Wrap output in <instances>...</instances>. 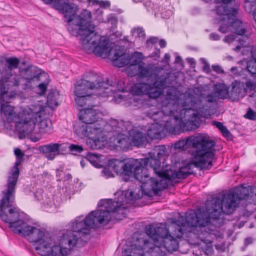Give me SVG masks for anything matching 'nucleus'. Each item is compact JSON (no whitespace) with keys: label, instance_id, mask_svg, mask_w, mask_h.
Wrapping results in <instances>:
<instances>
[{"label":"nucleus","instance_id":"nucleus-32","mask_svg":"<svg viewBox=\"0 0 256 256\" xmlns=\"http://www.w3.org/2000/svg\"><path fill=\"white\" fill-rule=\"evenodd\" d=\"M163 128L158 123L152 124L148 130V136L151 138H159L161 136Z\"/></svg>","mask_w":256,"mask_h":256},{"label":"nucleus","instance_id":"nucleus-38","mask_svg":"<svg viewBox=\"0 0 256 256\" xmlns=\"http://www.w3.org/2000/svg\"><path fill=\"white\" fill-rule=\"evenodd\" d=\"M143 54L140 52H134L131 56L128 55V59L130 60V66H139L141 64L142 60H143Z\"/></svg>","mask_w":256,"mask_h":256},{"label":"nucleus","instance_id":"nucleus-6","mask_svg":"<svg viewBox=\"0 0 256 256\" xmlns=\"http://www.w3.org/2000/svg\"><path fill=\"white\" fill-rule=\"evenodd\" d=\"M14 154L16 157V161L14 166L9 172L7 182L5 186L6 188L1 192L0 200L2 201L6 200L12 202L14 198H15L16 186L20 174L18 166L24 161L25 154L19 148H14Z\"/></svg>","mask_w":256,"mask_h":256},{"label":"nucleus","instance_id":"nucleus-21","mask_svg":"<svg viewBox=\"0 0 256 256\" xmlns=\"http://www.w3.org/2000/svg\"><path fill=\"white\" fill-rule=\"evenodd\" d=\"M247 90L243 83L235 80L232 84V90L230 92L229 98L232 101H238L245 96Z\"/></svg>","mask_w":256,"mask_h":256},{"label":"nucleus","instance_id":"nucleus-10","mask_svg":"<svg viewBox=\"0 0 256 256\" xmlns=\"http://www.w3.org/2000/svg\"><path fill=\"white\" fill-rule=\"evenodd\" d=\"M32 107L24 110L20 116L21 118L20 120L14 121L16 130L20 134H28L32 132L38 121L36 116H40V113L44 110V107L40 105Z\"/></svg>","mask_w":256,"mask_h":256},{"label":"nucleus","instance_id":"nucleus-46","mask_svg":"<svg viewBox=\"0 0 256 256\" xmlns=\"http://www.w3.org/2000/svg\"><path fill=\"white\" fill-rule=\"evenodd\" d=\"M124 196H125V203L132 204L134 202L136 198L134 196L132 192H127Z\"/></svg>","mask_w":256,"mask_h":256},{"label":"nucleus","instance_id":"nucleus-8","mask_svg":"<svg viewBox=\"0 0 256 256\" xmlns=\"http://www.w3.org/2000/svg\"><path fill=\"white\" fill-rule=\"evenodd\" d=\"M184 114V118H186V116H188V122L190 124L198 126L200 122V114L195 112L192 108H182L180 111V115ZM186 123L182 120V116H170V120H167L164 124V128L173 134H176L181 132H184Z\"/></svg>","mask_w":256,"mask_h":256},{"label":"nucleus","instance_id":"nucleus-26","mask_svg":"<svg viewBox=\"0 0 256 256\" xmlns=\"http://www.w3.org/2000/svg\"><path fill=\"white\" fill-rule=\"evenodd\" d=\"M238 40L240 46H237L234 48V50L238 52L242 48L241 51L242 55L250 54V60H256V46H247L245 44V40L240 39Z\"/></svg>","mask_w":256,"mask_h":256},{"label":"nucleus","instance_id":"nucleus-60","mask_svg":"<svg viewBox=\"0 0 256 256\" xmlns=\"http://www.w3.org/2000/svg\"><path fill=\"white\" fill-rule=\"evenodd\" d=\"M252 242V238L250 237L246 238L244 240L245 246H248Z\"/></svg>","mask_w":256,"mask_h":256},{"label":"nucleus","instance_id":"nucleus-4","mask_svg":"<svg viewBox=\"0 0 256 256\" xmlns=\"http://www.w3.org/2000/svg\"><path fill=\"white\" fill-rule=\"evenodd\" d=\"M214 146V141L210 140L208 135L198 134L177 141L174 144V148L180 150L192 148L194 166L200 170H208L213 166L214 154L212 149Z\"/></svg>","mask_w":256,"mask_h":256},{"label":"nucleus","instance_id":"nucleus-58","mask_svg":"<svg viewBox=\"0 0 256 256\" xmlns=\"http://www.w3.org/2000/svg\"><path fill=\"white\" fill-rule=\"evenodd\" d=\"M112 124H113V126L114 128H112V130L115 131H119L117 128L116 124H118V122L116 120H114L112 121Z\"/></svg>","mask_w":256,"mask_h":256},{"label":"nucleus","instance_id":"nucleus-50","mask_svg":"<svg viewBox=\"0 0 256 256\" xmlns=\"http://www.w3.org/2000/svg\"><path fill=\"white\" fill-rule=\"evenodd\" d=\"M246 89L248 88L250 90H254L256 88V84L250 80H247L245 82Z\"/></svg>","mask_w":256,"mask_h":256},{"label":"nucleus","instance_id":"nucleus-64","mask_svg":"<svg viewBox=\"0 0 256 256\" xmlns=\"http://www.w3.org/2000/svg\"><path fill=\"white\" fill-rule=\"evenodd\" d=\"M182 62V58L180 56H176L175 58V62L180 64Z\"/></svg>","mask_w":256,"mask_h":256},{"label":"nucleus","instance_id":"nucleus-63","mask_svg":"<svg viewBox=\"0 0 256 256\" xmlns=\"http://www.w3.org/2000/svg\"><path fill=\"white\" fill-rule=\"evenodd\" d=\"M152 4L150 2L144 3V5L146 8L148 10H149V8L151 7Z\"/></svg>","mask_w":256,"mask_h":256},{"label":"nucleus","instance_id":"nucleus-3","mask_svg":"<svg viewBox=\"0 0 256 256\" xmlns=\"http://www.w3.org/2000/svg\"><path fill=\"white\" fill-rule=\"evenodd\" d=\"M15 198L12 202L6 200H0V218L4 222L9 224V228L14 233L27 236L30 242L38 243V246L35 249L39 250L44 248H50L52 244V238L40 229L28 226L22 220H20L18 210L15 207Z\"/></svg>","mask_w":256,"mask_h":256},{"label":"nucleus","instance_id":"nucleus-18","mask_svg":"<svg viewBox=\"0 0 256 256\" xmlns=\"http://www.w3.org/2000/svg\"><path fill=\"white\" fill-rule=\"evenodd\" d=\"M101 129L100 124L93 127L82 122V120L76 122L74 125V132L79 136H90L91 134H97L99 131H101Z\"/></svg>","mask_w":256,"mask_h":256},{"label":"nucleus","instance_id":"nucleus-40","mask_svg":"<svg viewBox=\"0 0 256 256\" xmlns=\"http://www.w3.org/2000/svg\"><path fill=\"white\" fill-rule=\"evenodd\" d=\"M212 124L214 126H215L218 128L222 136L226 138H229L231 136V134L229 130L227 129L226 126L223 125L222 123L219 122L213 121Z\"/></svg>","mask_w":256,"mask_h":256},{"label":"nucleus","instance_id":"nucleus-22","mask_svg":"<svg viewBox=\"0 0 256 256\" xmlns=\"http://www.w3.org/2000/svg\"><path fill=\"white\" fill-rule=\"evenodd\" d=\"M152 90L150 84L138 83L134 84L132 88V92L136 96L150 94V97L157 98L160 94V92H156V90L154 92Z\"/></svg>","mask_w":256,"mask_h":256},{"label":"nucleus","instance_id":"nucleus-45","mask_svg":"<svg viewBox=\"0 0 256 256\" xmlns=\"http://www.w3.org/2000/svg\"><path fill=\"white\" fill-rule=\"evenodd\" d=\"M69 150L73 154H76L78 153H80L84 150V148L82 146L75 144H71L68 147Z\"/></svg>","mask_w":256,"mask_h":256},{"label":"nucleus","instance_id":"nucleus-47","mask_svg":"<svg viewBox=\"0 0 256 256\" xmlns=\"http://www.w3.org/2000/svg\"><path fill=\"white\" fill-rule=\"evenodd\" d=\"M114 201L120 209L125 202V196L124 194H122L120 196L116 198Z\"/></svg>","mask_w":256,"mask_h":256},{"label":"nucleus","instance_id":"nucleus-16","mask_svg":"<svg viewBox=\"0 0 256 256\" xmlns=\"http://www.w3.org/2000/svg\"><path fill=\"white\" fill-rule=\"evenodd\" d=\"M20 72L25 76L27 82L32 83L34 82L42 81L43 78L48 77V74L42 72V70L38 68L30 66L26 68L20 70Z\"/></svg>","mask_w":256,"mask_h":256},{"label":"nucleus","instance_id":"nucleus-42","mask_svg":"<svg viewBox=\"0 0 256 256\" xmlns=\"http://www.w3.org/2000/svg\"><path fill=\"white\" fill-rule=\"evenodd\" d=\"M236 17H233V18H230V20H226V22L222 23L218 29V30L222 33L228 32L230 30L232 27V20H234Z\"/></svg>","mask_w":256,"mask_h":256},{"label":"nucleus","instance_id":"nucleus-51","mask_svg":"<svg viewBox=\"0 0 256 256\" xmlns=\"http://www.w3.org/2000/svg\"><path fill=\"white\" fill-rule=\"evenodd\" d=\"M236 36L234 34L228 35L224 39V41L226 42L231 43L236 39Z\"/></svg>","mask_w":256,"mask_h":256},{"label":"nucleus","instance_id":"nucleus-55","mask_svg":"<svg viewBox=\"0 0 256 256\" xmlns=\"http://www.w3.org/2000/svg\"><path fill=\"white\" fill-rule=\"evenodd\" d=\"M96 158V155L94 154H88L86 156V158L91 162L94 161V159Z\"/></svg>","mask_w":256,"mask_h":256},{"label":"nucleus","instance_id":"nucleus-39","mask_svg":"<svg viewBox=\"0 0 256 256\" xmlns=\"http://www.w3.org/2000/svg\"><path fill=\"white\" fill-rule=\"evenodd\" d=\"M91 98L90 94L76 95L74 98V100L76 104L80 107H82L86 104V102Z\"/></svg>","mask_w":256,"mask_h":256},{"label":"nucleus","instance_id":"nucleus-36","mask_svg":"<svg viewBox=\"0 0 256 256\" xmlns=\"http://www.w3.org/2000/svg\"><path fill=\"white\" fill-rule=\"evenodd\" d=\"M58 96L59 93L56 90H50L47 96V102L50 107L58 106Z\"/></svg>","mask_w":256,"mask_h":256},{"label":"nucleus","instance_id":"nucleus-31","mask_svg":"<svg viewBox=\"0 0 256 256\" xmlns=\"http://www.w3.org/2000/svg\"><path fill=\"white\" fill-rule=\"evenodd\" d=\"M232 31L238 35L244 36V38L248 39V34H246V30L243 25L242 21L238 20H232Z\"/></svg>","mask_w":256,"mask_h":256},{"label":"nucleus","instance_id":"nucleus-23","mask_svg":"<svg viewBox=\"0 0 256 256\" xmlns=\"http://www.w3.org/2000/svg\"><path fill=\"white\" fill-rule=\"evenodd\" d=\"M112 58L114 66L118 68L124 67L130 64L128 55L124 54L123 50L120 47L118 48H116Z\"/></svg>","mask_w":256,"mask_h":256},{"label":"nucleus","instance_id":"nucleus-9","mask_svg":"<svg viewBox=\"0 0 256 256\" xmlns=\"http://www.w3.org/2000/svg\"><path fill=\"white\" fill-rule=\"evenodd\" d=\"M78 218L74 222L71 223V229L73 232H69L67 234H73L76 236L77 238L80 240V245L77 246V247L82 246L86 242V238L90 234V230L89 228H96L100 225L98 220L94 215L90 212L84 220H80Z\"/></svg>","mask_w":256,"mask_h":256},{"label":"nucleus","instance_id":"nucleus-62","mask_svg":"<svg viewBox=\"0 0 256 256\" xmlns=\"http://www.w3.org/2000/svg\"><path fill=\"white\" fill-rule=\"evenodd\" d=\"M159 44L162 48L166 47V43L165 40H160L159 42Z\"/></svg>","mask_w":256,"mask_h":256},{"label":"nucleus","instance_id":"nucleus-29","mask_svg":"<svg viewBox=\"0 0 256 256\" xmlns=\"http://www.w3.org/2000/svg\"><path fill=\"white\" fill-rule=\"evenodd\" d=\"M4 68L2 72H12V70L18 68L20 60L15 56L4 57L3 60H1Z\"/></svg>","mask_w":256,"mask_h":256},{"label":"nucleus","instance_id":"nucleus-43","mask_svg":"<svg viewBox=\"0 0 256 256\" xmlns=\"http://www.w3.org/2000/svg\"><path fill=\"white\" fill-rule=\"evenodd\" d=\"M48 77V76L46 78H43L42 81H41L42 82L40 83L38 86V90H40L39 94L40 96L44 95L47 90L48 86L49 84V80Z\"/></svg>","mask_w":256,"mask_h":256},{"label":"nucleus","instance_id":"nucleus-5","mask_svg":"<svg viewBox=\"0 0 256 256\" xmlns=\"http://www.w3.org/2000/svg\"><path fill=\"white\" fill-rule=\"evenodd\" d=\"M163 246L160 242L156 240L146 234L135 233L132 236V241L128 249L130 254L126 256H144V252L150 253V256H162L164 255Z\"/></svg>","mask_w":256,"mask_h":256},{"label":"nucleus","instance_id":"nucleus-44","mask_svg":"<svg viewBox=\"0 0 256 256\" xmlns=\"http://www.w3.org/2000/svg\"><path fill=\"white\" fill-rule=\"evenodd\" d=\"M190 173L188 172H183L181 170L173 174L172 177L180 179H184L189 176Z\"/></svg>","mask_w":256,"mask_h":256},{"label":"nucleus","instance_id":"nucleus-12","mask_svg":"<svg viewBox=\"0 0 256 256\" xmlns=\"http://www.w3.org/2000/svg\"><path fill=\"white\" fill-rule=\"evenodd\" d=\"M0 100L8 102L15 95V94H8L9 88L19 86L23 78L20 75L12 74V72H0Z\"/></svg>","mask_w":256,"mask_h":256},{"label":"nucleus","instance_id":"nucleus-27","mask_svg":"<svg viewBox=\"0 0 256 256\" xmlns=\"http://www.w3.org/2000/svg\"><path fill=\"white\" fill-rule=\"evenodd\" d=\"M114 144L120 150H127L132 146L130 136L122 134H118L114 137Z\"/></svg>","mask_w":256,"mask_h":256},{"label":"nucleus","instance_id":"nucleus-54","mask_svg":"<svg viewBox=\"0 0 256 256\" xmlns=\"http://www.w3.org/2000/svg\"><path fill=\"white\" fill-rule=\"evenodd\" d=\"M136 32L139 37H144L145 33L144 30L142 28H138L136 29Z\"/></svg>","mask_w":256,"mask_h":256},{"label":"nucleus","instance_id":"nucleus-14","mask_svg":"<svg viewBox=\"0 0 256 256\" xmlns=\"http://www.w3.org/2000/svg\"><path fill=\"white\" fill-rule=\"evenodd\" d=\"M82 80L88 86L90 90L108 89L110 86L108 80L104 82L102 77L93 72H86Z\"/></svg>","mask_w":256,"mask_h":256},{"label":"nucleus","instance_id":"nucleus-19","mask_svg":"<svg viewBox=\"0 0 256 256\" xmlns=\"http://www.w3.org/2000/svg\"><path fill=\"white\" fill-rule=\"evenodd\" d=\"M79 119L91 126H97L99 118L98 112L91 108L82 110L80 111Z\"/></svg>","mask_w":256,"mask_h":256},{"label":"nucleus","instance_id":"nucleus-24","mask_svg":"<svg viewBox=\"0 0 256 256\" xmlns=\"http://www.w3.org/2000/svg\"><path fill=\"white\" fill-rule=\"evenodd\" d=\"M129 134L132 146H142L148 142L144 134L138 130H131L130 131Z\"/></svg>","mask_w":256,"mask_h":256},{"label":"nucleus","instance_id":"nucleus-59","mask_svg":"<svg viewBox=\"0 0 256 256\" xmlns=\"http://www.w3.org/2000/svg\"><path fill=\"white\" fill-rule=\"evenodd\" d=\"M100 6L102 8H108L110 6V3L109 2H102L100 4Z\"/></svg>","mask_w":256,"mask_h":256},{"label":"nucleus","instance_id":"nucleus-49","mask_svg":"<svg viewBox=\"0 0 256 256\" xmlns=\"http://www.w3.org/2000/svg\"><path fill=\"white\" fill-rule=\"evenodd\" d=\"M217 98H218L214 92V94H208L204 98L206 102L210 103L216 102Z\"/></svg>","mask_w":256,"mask_h":256},{"label":"nucleus","instance_id":"nucleus-11","mask_svg":"<svg viewBox=\"0 0 256 256\" xmlns=\"http://www.w3.org/2000/svg\"><path fill=\"white\" fill-rule=\"evenodd\" d=\"M52 240L50 248L42 250L46 256H67L70 250L80 245V240L73 234H63L59 245H54Z\"/></svg>","mask_w":256,"mask_h":256},{"label":"nucleus","instance_id":"nucleus-30","mask_svg":"<svg viewBox=\"0 0 256 256\" xmlns=\"http://www.w3.org/2000/svg\"><path fill=\"white\" fill-rule=\"evenodd\" d=\"M102 135L96 136L94 138H89L86 140L88 146L93 150L102 148L105 145L106 139Z\"/></svg>","mask_w":256,"mask_h":256},{"label":"nucleus","instance_id":"nucleus-2","mask_svg":"<svg viewBox=\"0 0 256 256\" xmlns=\"http://www.w3.org/2000/svg\"><path fill=\"white\" fill-rule=\"evenodd\" d=\"M148 164L156 170L160 166V163L152 158L124 160L113 159L108 162L110 167L117 174L129 177L134 176L142 183V192L148 196L152 197L156 196L160 191L166 189L168 184L166 180H160L158 181L150 177Z\"/></svg>","mask_w":256,"mask_h":256},{"label":"nucleus","instance_id":"nucleus-25","mask_svg":"<svg viewBox=\"0 0 256 256\" xmlns=\"http://www.w3.org/2000/svg\"><path fill=\"white\" fill-rule=\"evenodd\" d=\"M155 76H152L151 79L153 81L152 83L150 84L152 90L156 89L160 92H161L168 86L167 79L168 78V76L166 74V75L158 76L154 73ZM157 92V90H156Z\"/></svg>","mask_w":256,"mask_h":256},{"label":"nucleus","instance_id":"nucleus-41","mask_svg":"<svg viewBox=\"0 0 256 256\" xmlns=\"http://www.w3.org/2000/svg\"><path fill=\"white\" fill-rule=\"evenodd\" d=\"M246 64V69L251 76H256V60H249Z\"/></svg>","mask_w":256,"mask_h":256},{"label":"nucleus","instance_id":"nucleus-33","mask_svg":"<svg viewBox=\"0 0 256 256\" xmlns=\"http://www.w3.org/2000/svg\"><path fill=\"white\" fill-rule=\"evenodd\" d=\"M214 94L217 98L220 99H225L229 97L228 87L223 84L216 85Z\"/></svg>","mask_w":256,"mask_h":256},{"label":"nucleus","instance_id":"nucleus-15","mask_svg":"<svg viewBox=\"0 0 256 256\" xmlns=\"http://www.w3.org/2000/svg\"><path fill=\"white\" fill-rule=\"evenodd\" d=\"M166 152V148L164 146H158L155 147L153 152H150V156L148 158H152V159L158 160L160 163V166L156 168V170L152 168L150 164L148 165V168L150 170H152L154 173H155L161 180H165L164 179H170V176L166 172L164 171L161 168V162L160 159L165 155Z\"/></svg>","mask_w":256,"mask_h":256},{"label":"nucleus","instance_id":"nucleus-1","mask_svg":"<svg viewBox=\"0 0 256 256\" xmlns=\"http://www.w3.org/2000/svg\"><path fill=\"white\" fill-rule=\"evenodd\" d=\"M70 2V0H58L54 3L56 9L67 18L68 24L74 22V24L79 27L80 41L85 51L88 53L92 52L98 56L102 57L104 54L106 56L109 51L108 40L95 32L94 26L91 21V12L84 9L80 15H76L77 6Z\"/></svg>","mask_w":256,"mask_h":256},{"label":"nucleus","instance_id":"nucleus-34","mask_svg":"<svg viewBox=\"0 0 256 256\" xmlns=\"http://www.w3.org/2000/svg\"><path fill=\"white\" fill-rule=\"evenodd\" d=\"M144 63L142 62V64L138 66V76L142 78H146L148 80L155 76L154 72L150 68H146L144 66Z\"/></svg>","mask_w":256,"mask_h":256},{"label":"nucleus","instance_id":"nucleus-48","mask_svg":"<svg viewBox=\"0 0 256 256\" xmlns=\"http://www.w3.org/2000/svg\"><path fill=\"white\" fill-rule=\"evenodd\" d=\"M244 118L248 120H256V112L252 108H249L246 114L244 115Z\"/></svg>","mask_w":256,"mask_h":256},{"label":"nucleus","instance_id":"nucleus-37","mask_svg":"<svg viewBox=\"0 0 256 256\" xmlns=\"http://www.w3.org/2000/svg\"><path fill=\"white\" fill-rule=\"evenodd\" d=\"M88 90H90V88L81 79L77 82L76 85L74 94L76 96L89 94L88 92Z\"/></svg>","mask_w":256,"mask_h":256},{"label":"nucleus","instance_id":"nucleus-52","mask_svg":"<svg viewBox=\"0 0 256 256\" xmlns=\"http://www.w3.org/2000/svg\"><path fill=\"white\" fill-rule=\"evenodd\" d=\"M213 70L218 74H223L224 72V70L219 66H212Z\"/></svg>","mask_w":256,"mask_h":256},{"label":"nucleus","instance_id":"nucleus-17","mask_svg":"<svg viewBox=\"0 0 256 256\" xmlns=\"http://www.w3.org/2000/svg\"><path fill=\"white\" fill-rule=\"evenodd\" d=\"M62 144L50 143L40 146L38 150L45 154V157L50 160H52L56 156L62 154Z\"/></svg>","mask_w":256,"mask_h":256},{"label":"nucleus","instance_id":"nucleus-13","mask_svg":"<svg viewBox=\"0 0 256 256\" xmlns=\"http://www.w3.org/2000/svg\"><path fill=\"white\" fill-rule=\"evenodd\" d=\"M98 206H104V210H97L92 212L94 214L100 224H107L110 220V212H116L120 210L118 205L112 200H101Z\"/></svg>","mask_w":256,"mask_h":256},{"label":"nucleus","instance_id":"nucleus-53","mask_svg":"<svg viewBox=\"0 0 256 256\" xmlns=\"http://www.w3.org/2000/svg\"><path fill=\"white\" fill-rule=\"evenodd\" d=\"M210 38L213 40H220V36L216 33H211L210 35Z\"/></svg>","mask_w":256,"mask_h":256},{"label":"nucleus","instance_id":"nucleus-57","mask_svg":"<svg viewBox=\"0 0 256 256\" xmlns=\"http://www.w3.org/2000/svg\"><path fill=\"white\" fill-rule=\"evenodd\" d=\"M244 3L250 6H254L256 4V0H244Z\"/></svg>","mask_w":256,"mask_h":256},{"label":"nucleus","instance_id":"nucleus-28","mask_svg":"<svg viewBox=\"0 0 256 256\" xmlns=\"http://www.w3.org/2000/svg\"><path fill=\"white\" fill-rule=\"evenodd\" d=\"M44 112V110L42 112L40 113V116H37L38 121L36 122V123L38 122L39 132L44 134L45 133L50 134L52 132V124L51 121L48 118H42V115Z\"/></svg>","mask_w":256,"mask_h":256},{"label":"nucleus","instance_id":"nucleus-20","mask_svg":"<svg viewBox=\"0 0 256 256\" xmlns=\"http://www.w3.org/2000/svg\"><path fill=\"white\" fill-rule=\"evenodd\" d=\"M239 6L235 4L234 8L229 6L227 5L217 6L216 8V12L217 14L220 16V19L221 20L225 21L226 20H230L233 17H236Z\"/></svg>","mask_w":256,"mask_h":256},{"label":"nucleus","instance_id":"nucleus-7","mask_svg":"<svg viewBox=\"0 0 256 256\" xmlns=\"http://www.w3.org/2000/svg\"><path fill=\"white\" fill-rule=\"evenodd\" d=\"M145 230L148 236H152L156 240V242L159 240L163 246V248L172 252L177 250L178 242L170 234L165 224H160L156 227L152 224H148L146 226Z\"/></svg>","mask_w":256,"mask_h":256},{"label":"nucleus","instance_id":"nucleus-61","mask_svg":"<svg viewBox=\"0 0 256 256\" xmlns=\"http://www.w3.org/2000/svg\"><path fill=\"white\" fill-rule=\"evenodd\" d=\"M230 71L234 73L235 74L238 75L240 72L238 70V68L237 67H232L230 68Z\"/></svg>","mask_w":256,"mask_h":256},{"label":"nucleus","instance_id":"nucleus-56","mask_svg":"<svg viewBox=\"0 0 256 256\" xmlns=\"http://www.w3.org/2000/svg\"><path fill=\"white\" fill-rule=\"evenodd\" d=\"M158 42V38L156 37H153L149 38L146 40V43H150L152 44H156Z\"/></svg>","mask_w":256,"mask_h":256},{"label":"nucleus","instance_id":"nucleus-35","mask_svg":"<svg viewBox=\"0 0 256 256\" xmlns=\"http://www.w3.org/2000/svg\"><path fill=\"white\" fill-rule=\"evenodd\" d=\"M172 224L174 225V228L178 230V234L182 236L184 234V228L188 226L186 217L180 216L177 220H173Z\"/></svg>","mask_w":256,"mask_h":256}]
</instances>
